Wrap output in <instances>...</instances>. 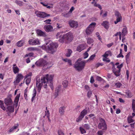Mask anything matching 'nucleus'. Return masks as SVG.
I'll use <instances>...</instances> for the list:
<instances>
[{"instance_id": "1", "label": "nucleus", "mask_w": 135, "mask_h": 135, "mask_svg": "<svg viewBox=\"0 0 135 135\" xmlns=\"http://www.w3.org/2000/svg\"><path fill=\"white\" fill-rule=\"evenodd\" d=\"M53 76L52 75H49L48 74H46L45 76H43L41 79V80H38V79L37 78L36 79V85L38 87V91L39 92L41 89V86L43 85V84L45 83L46 82L45 79L47 80V82L49 83L50 82L49 86L52 90L54 89L53 82L52 81L53 78Z\"/></svg>"}, {"instance_id": "2", "label": "nucleus", "mask_w": 135, "mask_h": 135, "mask_svg": "<svg viewBox=\"0 0 135 135\" xmlns=\"http://www.w3.org/2000/svg\"><path fill=\"white\" fill-rule=\"evenodd\" d=\"M58 45L56 43H52L47 45L46 44L44 45L41 47L42 49L45 50L47 52L53 54L56 51L58 47Z\"/></svg>"}, {"instance_id": "3", "label": "nucleus", "mask_w": 135, "mask_h": 135, "mask_svg": "<svg viewBox=\"0 0 135 135\" xmlns=\"http://www.w3.org/2000/svg\"><path fill=\"white\" fill-rule=\"evenodd\" d=\"M80 59L75 62L74 67L78 71H80L83 69L85 66L86 63L85 61H82L79 62Z\"/></svg>"}, {"instance_id": "4", "label": "nucleus", "mask_w": 135, "mask_h": 135, "mask_svg": "<svg viewBox=\"0 0 135 135\" xmlns=\"http://www.w3.org/2000/svg\"><path fill=\"white\" fill-rule=\"evenodd\" d=\"M110 64H112L113 65V67L112 68V71L116 76H119L120 74V71L121 68L122 67L123 65L122 64H120V65H118L117 66V68L118 69V70L115 67V66L113 62H111Z\"/></svg>"}, {"instance_id": "5", "label": "nucleus", "mask_w": 135, "mask_h": 135, "mask_svg": "<svg viewBox=\"0 0 135 135\" xmlns=\"http://www.w3.org/2000/svg\"><path fill=\"white\" fill-rule=\"evenodd\" d=\"M95 22H92L87 27L86 31V33L88 35L91 34L94 29L95 26L96 25Z\"/></svg>"}, {"instance_id": "6", "label": "nucleus", "mask_w": 135, "mask_h": 135, "mask_svg": "<svg viewBox=\"0 0 135 135\" xmlns=\"http://www.w3.org/2000/svg\"><path fill=\"white\" fill-rule=\"evenodd\" d=\"M100 122L98 124V128L100 129L106 130L107 129V125L105 121L102 118L100 119Z\"/></svg>"}, {"instance_id": "7", "label": "nucleus", "mask_w": 135, "mask_h": 135, "mask_svg": "<svg viewBox=\"0 0 135 135\" xmlns=\"http://www.w3.org/2000/svg\"><path fill=\"white\" fill-rule=\"evenodd\" d=\"M36 65L39 66H45L48 65V63L43 59H40L35 63Z\"/></svg>"}, {"instance_id": "8", "label": "nucleus", "mask_w": 135, "mask_h": 135, "mask_svg": "<svg viewBox=\"0 0 135 135\" xmlns=\"http://www.w3.org/2000/svg\"><path fill=\"white\" fill-rule=\"evenodd\" d=\"M35 14L37 17L41 18H44L50 16L49 14L39 11H36L35 12Z\"/></svg>"}, {"instance_id": "9", "label": "nucleus", "mask_w": 135, "mask_h": 135, "mask_svg": "<svg viewBox=\"0 0 135 135\" xmlns=\"http://www.w3.org/2000/svg\"><path fill=\"white\" fill-rule=\"evenodd\" d=\"M73 38L72 33L70 32H69L64 35V40L70 42L72 40Z\"/></svg>"}, {"instance_id": "10", "label": "nucleus", "mask_w": 135, "mask_h": 135, "mask_svg": "<svg viewBox=\"0 0 135 135\" xmlns=\"http://www.w3.org/2000/svg\"><path fill=\"white\" fill-rule=\"evenodd\" d=\"M87 111L86 109H84L80 113V115L76 118V121L77 122H79L82 120L84 117V116L87 114Z\"/></svg>"}, {"instance_id": "11", "label": "nucleus", "mask_w": 135, "mask_h": 135, "mask_svg": "<svg viewBox=\"0 0 135 135\" xmlns=\"http://www.w3.org/2000/svg\"><path fill=\"white\" fill-rule=\"evenodd\" d=\"M115 15L116 17V20L114 22L115 24L122 20V17L121 14L118 12L117 11L115 12Z\"/></svg>"}, {"instance_id": "12", "label": "nucleus", "mask_w": 135, "mask_h": 135, "mask_svg": "<svg viewBox=\"0 0 135 135\" xmlns=\"http://www.w3.org/2000/svg\"><path fill=\"white\" fill-rule=\"evenodd\" d=\"M28 42L29 44L32 46L39 45L40 44L39 40L37 38L35 39H30L29 40Z\"/></svg>"}, {"instance_id": "13", "label": "nucleus", "mask_w": 135, "mask_h": 135, "mask_svg": "<svg viewBox=\"0 0 135 135\" xmlns=\"http://www.w3.org/2000/svg\"><path fill=\"white\" fill-rule=\"evenodd\" d=\"M64 35L63 32H58L56 35V38L59 39V41L60 42H63L64 39Z\"/></svg>"}, {"instance_id": "14", "label": "nucleus", "mask_w": 135, "mask_h": 135, "mask_svg": "<svg viewBox=\"0 0 135 135\" xmlns=\"http://www.w3.org/2000/svg\"><path fill=\"white\" fill-rule=\"evenodd\" d=\"M23 76L21 74H18L16 77V80L14 81V84L17 85L20 81L23 79Z\"/></svg>"}, {"instance_id": "15", "label": "nucleus", "mask_w": 135, "mask_h": 135, "mask_svg": "<svg viewBox=\"0 0 135 135\" xmlns=\"http://www.w3.org/2000/svg\"><path fill=\"white\" fill-rule=\"evenodd\" d=\"M69 24L72 28H76L78 26V22L75 21L71 20L69 21Z\"/></svg>"}, {"instance_id": "16", "label": "nucleus", "mask_w": 135, "mask_h": 135, "mask_svg": "<svg viewBox=\"0 0 135 135\" xmlns=\"http://www.w3.org/2000/svg\"><path fill=\"white\" fill-rule=\"evenodd\" d=\"M4 103L6 105H12L13 102L10 97H8L7 98L5 99Z\"/></svg>"}, {"instance_id": "17", "label": "nucleus", "mask_w": 135, "mask_h": 135, "mask_svg": "<svg viewBox=\"0 0 135 135\" xmlns=\"http://www.w3.org/2000/svg\"><path fill=\"white\" fill-rule=\"evenodd\" d=\"M44 29L46 32H51L53 30V27L51 25L45 26Z\"/></svg>"}, {"instance_id": "18", "label": "nucleus", "mask_w": 135, "mask_h": 135, "mask_svg": "<svg viewBox=\"0 0 135 135\" xmlns=\"http://www.w3.org/2000/svg\"><path fill=\"white\" fill-rule=\"evenodd\" d=\"M32 73L30 72L26 76V84L27 85H28L30 82L31 80V76L32 75Z\"/></svg>"}, {"instance_id": "19", "label": "nucleus", "mask_w": 135, "mask_h": 135, "mask_svg": "<svg viewBox=\"0 0 135 135\" xmlns=\"http://www.w3.org/2000/svg\"><path fill=\"white\" fill-rule=\"evenodd\" d=\"M36 32L37 34L40 36L45 37L47 36L45 32H44L40 30H36Z\"/></svg>"}, {"instance_id": "20", "label": "nucleus", "mask_w": 135, "mask_h": 135, "mask_svg": "<svg viewBox=\"0 0 135 135\" xmlns=\"http://www.w3.org/2000/svg\"><path fill=\"white\" fill-rule=\"evenodd\" d=\"M86 48L85 46L84 45H80L77 47L76 50L79 52H80L84 49Z\"/></svg>"}, {"instance_id": "21", "label": "nucleus", "mask_w": 135, "mask_h": 135, "mask_svg": "<svg viewBox=\"0 0 135 135\" xmlns=\"http://www.w3.org/2000/svg\"><path fill=\"white\" fill-rule=\"evenodd\" d=\"M18 124H16L13 127L10 129L8 131V133L9 134L14 132L15 131V130L18 128Z\"/></svg>"}, {"instance_id": "22", "label": "nucleus", "mask_w": 135, "mask_h": 135, "mask_svg": "<svg viewBox=\"0 0 135 135\" xmlns=\"http://www.w3.org/2000/svg\"><path fill=\"white\" fill-rule=\"evenodd\" d=\"M132 107L133 112L134 113H132V117H133L135 115V100L134 99L132 100Z\"/></svg>"}, {"instance_id": "23", "label": "nucleus", "mask_w": 135, "mask_h": 135, "mask_svg": "<svg viewBox=\"0 0 135 135\" xmlns=\"http://www.w3.org/2000/svg\"><path fill=\"white\" fill-rule=\"evenodd\" d=\"M13 72L15 74L18 73L19 71V69L16 66V64L13 65Z\"/></svg>"}, {"instance_id": "24", "label": "nucleus", "mask_w": 135, "mask_h": 135, "mask_svg": "<svg viewBox=\"0 0 135 135\" xmlns=\"http://www.w3.org/2000/svg\"><path fill=\"white\" fill-rule=\"evenodd\" d=\"M20 94L17 95L14 101L15 104L14 105H15L16 107L18 104V102L19 100V98L20 97Z\"/></svg>"}, {"instance_id": "25", "label": "nucleus", "mask_w": 135, "mask_h": 135, "mask_svg": "<svg viewBox=\"0 0 135 135\" xmlns=\"http://www.w3.org/2000/svg\"><path fill=\"white\" fill-rule=\"evenodd\" d=\"M7 108V111L9 112L12 113L14 111V107L13 105L8 106Z\"/></svg>"}, {"instance_id": "26", "label": "nucleus", "mask_w": 135, "mask_h": 135, "mask_svg": "<svg viewBox=\"0 0 135 135\" xmlns=\"http://www.w3.org/2000/svg\"><path fill=\"white\" fill-rule=\"evenodd\" d=\"M112 53L110 51H106L104 54L103 55V56L105 58H107L109 56H111Z\"/></svg>"}, {"instance_id": "27", "label": "nucleus", "mask_w": 135, "mask_h": 135, "mask_svg": "<svg viewBox=\"0 0 135 135\" xmlns=\"http://www.w3.org/2000/svg\"><path fill=\"white\" fill-rule=\"evenodd\" d=\"M61 86L60 85H59L56 88L55 90V97H56L58 95L59 92L60 90Z\"/></svg>"}, {"instance_id": "28", "label": "nucleus", "mask_w": 135, "mask_h": 135, "mask_svg": "<svg viewBox=\"0 0 135 135\" xmlns=\"http://www.w3.org/2000/svg\"><path fill=\"white\" fill-rule=\"evenodd\" d=\"M127 33V28L126 27L124 28L122 31V37L125 36Z\"/></svg>"}, {"instance_id": "29", "label": "nucleus", "mask_w": 135, "mask_h": 135, "mask_svg": "<svg viewBox=\"0 0 135 135\" xmlns=\"http://www.w3.org/2000/svg\"><path fill=\"white\" fill-rule=\"evenodd\" d=\"M126 96L127 98H131L132 97L130 91L128 90H126L125 92Z\"/></svg>"}, {"instance_id": "30", "label": "nucleus", "mask_w": 135, "mask_h": 135, "mask_svg": "<svg viewBox=\"0 0 135 135\" xmlns=\"http://www.w3.org/2000/svg\"><path fill=\"white\" fill-rule=\"evenodd\" d=\"M65 107H60L59 109V113L62 115L64 114V112Z\"/></svg>"}, {"instance_id": "31", "label": "nucleus", "mask_w": 135, "mask_h": 135, "mask_svg": "<svg viewBox=\"0 0 135 135\" xmlns=\"http://www.w3.org/2000/svg\"><path fill=\"white\" fill-rule=\"evenodd\" d=\"M24 43V41L23 40H21L18 41L17 43V45L19 47L23 46Z\"/></svg>"}, {"instance_id": "32", "label": "nucleus", "mask_w": 135, "mask_h": 135, "mask_svg": "<svg viewBox=\"0 0 135 135\" xmlns=\"http://www.w3.org/2000/svg\"><path fill=\"white\" fill-rule=\"evenodd\" d=\"M72 52V51L70 49H68V50L66 54V56L68 57H70Z\"/></svg>"}, {"instance_id": "33", "label": "nucleus", "mask_w": 135, "mask_h": 135, "mask_svg": "<svg viewBox=\"0 0 135 135\" xmlns=\"http://www.w3.org/2000/svg\"><path fill=\"white\" fill-rule=\"evenodd\" d=\"M108 23L107 22L104 21L102 23L101 25L102 26H103L105 28L107 29L108 28Z\"/></svg>"}, {"instance_id": "34", "label": "nucleus", "mask_w": 135, "mask_h": 135, "mask_svg": "<svg viewBox=\"0 0 135 135\" xmlns=\"http://www.w3.org/2000/svg\"><path fill=\"white\" fill-rule=\"evenodd\" d=\"M37 50V49L36 47H30L27 48V50L29 51H35Z\"/></svg>"}, {"instance_id": "35", "label": "nucleus", "mask_w": 135, "mask_h": 135, "mask_svg": "<svg viewBox=\"0 0 135 135\" xmlns=\"http://www.w3.org/2000/svg\"><path fill=\"white\" fill-rule=\"evenodd\" d=\"M68 81L66 80L64 81L62 83V84L65 88L68 85Z\"/></svg>"}, {"instance_id": "36", "label": "nucleus", "mask_w": 135, "mask_h": 135, "mask_svg": "<svg viewBox=\"0 0 135 135\" xmlns=\"http://www.w3.org/2000/svg\"><path fill=\"white\" fill-rule=\"evenodd\" d=\"M132 116H131L128 117V123H130L134 122V120L132 119Z\"/></svg>"}, {"instance_id": "37", "label": "nucleus", "mask_w": 135, "mask_h": 135, "mask_svg": "<svg viewBox=\"0 0 135 135\" xmlns=\"http://www.w3.org/2000/svg\"><path fill=\"white\" fill-rule=\"evenodd\" d=\"M0 107L4 110H5V107L4 106L3 103V102L1 100H0Z\"/></svg>"}, {"instance_id": "38", "label": "nucleus", "mask_w": 135, "mask_h": 135, "mask_svg": "<svg viewBox=\"0 0 135 135\" xmlns=\"http://www.w3.org/2000/svg\"><path fill=\"white\" fill-rule=\"evenodd\" d=\"M41 4L43 5L44 7H46V8L48 9H50L51 7H52L48 6V5L46 3H44L43 2H41Z\"/></svg>"}, {"instance_id": "39", "label": "nucleus", "mask_w": 135, "mask_h": 135, "mask_svg": "<svg viewBox=\"0 0 135 135\" xmlns=\"http://www.w3.org/2000/svg\"><path fill=\"white\" fill-rule=\"evenodd\" d=\"M122 84L118 82L115 83V86L117 88H119L122 85Z\"/></svg>"}, {"instance_id": "40", "label": "nucleus", "mask_w": 135, "mask_h": 135, "mask_svg": "<svg viewBox=\"0 0 135 135\" xmlns=\"http://www.w3.org/2000/svg\"><path fill=\"white\" fill-rule=\"evenodd\" d=\"M93 40L92 39L90 38H88L87 39V42L88 44H90L92 43H93Z\"/></svg>"}, {"instance_id": "41", "label": "nucleus", "mask_w": 135, "mask_h": 135, "mask_svg": "<svg viewBox=\"0 0 135 135\" xmlns=\"http://www.w3.org/2000/svg\"><path fill=\"white\" fill-rule=\"evenodd\" d=\"M79 129L81 131V132L82 134H84L86 132V131L83 128L80 127Z\"/></svg>"}, {"instance_id": "42", "label": "nucleus", "mask_w": 135, "mask_h": 135, "mask_svg": "<svg viewBox=\"0 0 135 135\" xmlns=\"http://www.w3.org/2000/svg\"><path fill=\"white\" fill-rule=\"evenodd\" d=\"M94 6L95 7H98V8L101 10L102 9L101 6L99 4L97 3L96 2H95L94 4Z\"/></svg>"}, {"instance_id": "43", "label": "nucleus", "mask_w": 135, "mask_h": 135, "mask_svg": "<svg viewBox=\"0 0 135 135\" xmlns=\"http://www.w3.org/2000/svg\"><path fill=\"white\" fill-rule=\"evenodd\" d=\"M45 116H46L49 119L50 116V112L49 110L45 111Z\"/></svg>"}, {"instance_id": "44", "label": "nucleus", "mask_w": 135, "mask_h": 135, "mask_svg": "<svg viewBox=\"0 0 135 135\" xmlns=\"http://www.w3.org/2000/svg\"><path fill=\"white\" fill-rule=\"evenodd\" d=\"M84 127L86 129H89L90 128V126L88 124H85L84 126Z\"/></svg>"}, {"instance_id": "45", "label": "nucleus", "mask_w": 135, "mask_h": 135, "mask_svg": "<svg viewBox=\"0 0 135 135\" xmlns=\"http://www.w3.org/2000/svg\"><path fill=\"white\" fill-rule=\"evenodd\" d=\"M47 80L46 79L45 80ZM48 83L49 85V84H50V82H49V83H48L47 82V81H46V82H45V83H43V85H42L43 86V87H44L45 88H47V84Z\"/></svg>"}, {"instance_id": "46", "label": "nucleus", "mask_w": 135, "mask_h": 135, "mask_svg": "<svg viewBox=\"0 0 135 135\" xmlns=\"http://www.w3.org/2000/svg\"><path fill=\"white\" fill-rule=\"evenodd\" d=\"M15 3L20 6H22V2L18 1H15Z\"/></svg>"}, {"instance_id": "47", "label": "nucleus", "mask_w": 135, "mask_h": 135, "mask_svg": "<svg viewBox=\"0 0 135 135\" xmlns=\"http://www.w3.org/2000/svg\"><path fill=\"white\" fill-rule=\"evenodd\" d=\"M95 54L91 55L89 59L87 60V61H88L89 60H92L94 59V58L95 57Z\"/></svg>"}, {"instance_id": "48", "label": "nucleus", "mask_w": 135, "mask_h": 135, "mask_svg": "<svg viewBox=\"0 0 135 135\" xmlns=\"http://www.w3.org/2000/svg\"><path fill=\"white\" fill-rule=\"evenodd\" d=\"M51 20L50 19H48L44 21V22H45L46 23H47L48 24H51V23L50 22H51Z\"/></svg>"}, {"instance_id": "49", "label": "nucleus", "mask_w": 135, "mask_h": 135, "mask_svg": "<svg viewBox=\"0 0 135 135\" xmlns=\"http://www.w3.org/2000/svg\"><path fill=\"white\" fill-rule=\"evenodd\" d=\"M58 135H64V133L62 131L59 130L58 131Z\"/></svg>"}, {"instance_id": "50", "label": "nucleus", "mask_w": 135, "mask_h": 135, "mask_svg": "<svg viewBox=\"0 0 135 135\" xmlns=\"http://www.w3.org/2000/svg\"><path fill=\"white\" fill-rule=\"evenodd\" d=\"M92 94V92L91 91H88V92L87 94L88 97L89 98L90 97Z\"/></svg>"}, {"instance_id": "51", "label": "nucleus", "mask_w": 135, "mask_h": 135, "mask_svg": "<svg viewBox=\"0 0 135 135\" xmlns=\"http://www.w3.org/2000/svg\"><path fill=\"white\" fill-rule=\"evenodd\" d=\"M89 55L87 52H85L84 54V59H86L87 58L88 56Z\"/></svg>"}, {"instance_id": "52", "label": "nucleus", "mask_w": 135, "mask_h": 135, "mask_svg": "<svg viewBox=\"0 0 135 135\" xmlns=\"http://www.w3.org/2000/svg\"><path fill=\"white\" fill-rule=\"evenodd\" d=\"M33 96H36V91L35 88H34L33 89Z\"/></svg>"}, {"instance_id": "53", "label": "nucleus", "mask_w": 135, "mask_h": 135, "mask_svg": "<svg viewBox=\"0 0 135 135\" xmlns=\"http://www.w3.org/2000/svg\"><path fill=\"white\" fill-rule=\"evenodd\" d=\"M126 75H127V80H128L129 78V72L128 70L126 71Z\"/></svg>"}, {"instance_id": "54", "label": "nucleus", "mask_w": 135, "mask_h": 135, "mask_svg": "<svg viewBox=\"0 0 135 135\" xmlns=\"http://www.w3.org/2000/svg\"><path fill=\"white\" fill-rule=\"evenodd\" d=\"M103 60L104 61H105L107 62H110V60L108 59L107 58H103Z\"/></svg>"}, {"instance_id": "55", "label": "nucleus", "mask_w": 135, "mask_h": 135, "mask_svg": "<svg viewBox=\"0 0 135 135\" xmlns=\"http://www.w3.org/2000/svg\"><path fill=\"white\" fill-rule=\"evenodd\" d=\"M98 135H103V132L102 131H100L97 132Z\"/></svg>"}, {"instance_id": "56", "label": "nucleus", "mask_w": 135, "mask_h": 135, "mask_svg": "<svg viewBox=\"0 0 135 135\" xmlns=\"http://www.w3.org/2000/svg\"><path fill=\"white\" fill-rule=\"evenodd\" d=\"M130 52L128 53L126 56V59H129V57L130 56Z\"/></svg>"}, {"instance_id": "57", "label": "nucleus", "mask_w": 135, "mask_h": 135, "mask_svg": "<svg viewBox=\"0 0 135 135\" xmlns=\"http://www.w3.org/2000/svg\"><path fill=\"white\" fill-rule=\"evenodd\" d=\"M74 9V8L73 6L72 7L70 8L69 12L72 13Z\"/></svg>"}, {"instance_id": "58", "label": "nucleus", "mask_w": 135, "mask_h": 135, "mask_svg": "<svg viewBox=\"0 0 135 135\" xmlns=\"http://www.w3.org/2000/svg\"><path fill=\"white\" fill-rule=\"evenodd\" d=\"M94 78H93V76H91L90 78V82L91 83H92L94 82Z\"/></svg>"}, {"instance_id": "59", "label": "nucleus", "mask_w": 135, "mask_h": 135, "mask_svg": "<svg viewBox=\"0 0 135 135\" xmlns=\"http://www.w3.org/2000/svg\"><path fill=\"white\" fill-rule=\"evenodd\" d=\"M121 33H121L120 32H118L117 33H115L114 35V36H117L118 35H119H119H120V34H121Z\"/></svg>"}, {"instance_id": "60", "label": "nucleus", "mask_w": 135, "mask_h": 135, "mask_svg": "<svg viewBox=\"0 0 135 135\" xmlns=\"http://www.w3.org/2000/svg\"><path fill=\"white\" fill-rule=\"evenodd\" d=\"M117 57H122L123 58L124 57V56L123 55H122V54H120L117 56Z\"/></svg>"}, {"instance_id": "61", "label": "nucleus", "mask_w": 135, "mask_h": 135, "mask_svg": "<svg viewBox=\"0 0 135 135\" xmlns=\"http://www.w3.org/2000/svg\"><path fill=\"white\" fill-rule=\"evenodd\" d=\"M57 27L58 28H60L62 27V26L61 25H59L58 23H57Z\"/></svg>"}, {"instance_id": "62", "label": "nucleus", "mask_w": 135, "mask_h": 135, "mask_svg": "<svg viewBox=\"0 0 135 135\" xmlns=\"http://www.w3.org/2000/svg\"><path fill=\"white\" fill-rule=\"evenodd\" d=\"M96 79L98 81H101L102 79L99 76H97L96 77Z\"/></svg>"}, {"instance_id": "63", "label": "nucleus", "mask_w": 135, "mask_h": 135, "mask_svg": "<svg viewBox=\"0 0 135 135\" xmlns=\"http://www.w3.org/2000/svg\"><path fill=\"white\" fill-rule=\"evenodd\" d=\"M120 112V110L119 109H118L116 111V113L117 114H119Z\"/></svg>"}, {"instance_id": "64", "label": "nucleus", "mask_w": 135, "mask_h": 135, "mask_svg": "<svg viewBox=\"0 0 135 135\" xmlns=\"http://www.w3.org/2000/svg\"><path fill=\"white\" fill-rule=\"evenodd\" d=\"M4 75L2 74H0V78L2 80H3V79Z\"/></svg>"}]
</instances>
